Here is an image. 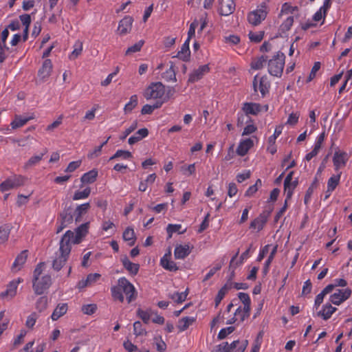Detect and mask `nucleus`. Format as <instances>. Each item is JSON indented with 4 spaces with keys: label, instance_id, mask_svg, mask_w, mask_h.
Listing matches in <instances>:
<instances>
[{
    "label": "nucleus",
    "instance_id": "f257e3e1",
    "mask_svg": "<svg viewBox=\"0 0 352 352\" xmlns=\"http://www.w3.org/2000/svg\"><path fill=\"white\" fill-rule=\"evenodd\" d=\"M73 236L74 232L71 230H67L62 236L58 252L56 253V257L53 261L52 267L54 270L59 271L65 265L71 252V240Z\"/></svg>",
    "mask_w": 352,
    "mask_h": 352
},
{
    "label": "nucleus",
    "instance_id": "f03ea898",
    "mask_svg": "<svg viewBox=\"0 0 352 352\" xmlns=\"http://www.w3.org/2000/svg\"><path fill=\"white\" fill-rule=\"evenodd\" d=\"M111 294L114 300L123 302L124 299L129 303L137 297L135 287H112Z\"/></svg>",
    "mask_w": 352,
    "mask_h": 352
},
{
    "label": "nucleus",
    "instance_id": "7ed1b4c3",
    "mask_svg": "<svg viewBox=\"0 0 352 352\" xmlns=\"http://www.w3.org/2000/svg\"><path fill=\"white\" fill-rule=\"evenodd\" d=\"M285 54L278 52L268 62V72L274 76H281L285 65Z\"/></svg>",
    "mask_w": 352,
    "mask_h": 352
},
{
    "label": "nucleus",
    "instance_id": "20e7f679",
    "mask_svg": "<svg viewBox=\"0 0 352 352\" xmlns=\"http://www.w3.org/2000/svg\"><path fill=\"white\" fill-rule=\"evenodd\" d=\"M165 94V86L160 82H152L145 89L144 96L146 100L161 98Z\"/></svg>",
    "mask_w": 352,
    "mask_h": 352
},
{
    "label": "nucleus",
    "instance_id": "39448f33",
    "mask_svg": "<svg viewBox=\"0 0 352 352\" xmlns=\"http://www.w3.org/2000/svg\"><path fill=\"white\" fill-rule=\"evenodd\" d=\"M24 181L25 178L21 175H14L9 177L0 184V190L5 192L18 188L23 185Z\"/></svg>",
    "mask_w": 352,
    "mask_h": 352
},
{
    "label": "nucleus",
    "instance_id": "423d86ee",
    "mask_svg": "<svg viewBox=\"0 0 352 352\" xmlns=\"http://www.w3.org/2000/svg\"><path fill=\"white\" fill-rule=\"evenodd\" d=\"M267 14V7L265 3H263L257 10L249 14L248 21L254 25H257L265 20Z\"/></svg>",
    "mask_w": 352,
    "mask_h": 352
},
{
    "label": "nucleus",
    "instance_id": "0eeeda50",
    "mask_svg": "<svg viewBox=\"0 0 352 352\" xmlns=\"http://www.w3.org/2000/svg\"><path fill=\"white\" fill-rule=\"evenodd\" d=\"M336 308L333 307L330 303L327 302L320 307L313 308V314L323 319L328 320L332 314L336 311Z\"/></svg>",
    "mask_w": 352,
    "mask_h": 352
},
{
    "label": "nucleus",
    "instance_id": "6e6552de",
    "mask_svg": "<svg viewBox=\"0 0 352 352\" xmlns=\"http://www.w3.org/2000/svg\"><path fill=\"white\" fill-rule=\"evenodd\" d=\"M250 309L239 306L234 313V316L227 318V324H233L235 322H241L248 318L250 316Z\"/></svg>",
    "mask_w": 352,
    "mask_h": 352
},
{
    "label": "nucleus",
    "instance_id": "1a4fd4ad",
    "mask_svg": "<svg viewBox=\"0 0 352 352\" xmlns=\"http://www.w3.org/2000/svg\"><path fill=\"white\" fill-rule=\"evenodd\" d=\"M258 82L259 83V91L262 96L264 97L266 93L269 91L270 82L266 76L261 77L259 80H258V76H255L253 80V88L255 92H257L258 91Z\"/></svg>",
    "mask_w": 352,
    "mask_h": 352
},
{
    "label": "nucleus",
    "instance_id": "9d476101",
    "mask_svg": "<svg viewBox=\"0 0 352 352\" xmlns=\"http://www.w3.org/2000/svg\"><path fill=\"white\" fill-rule=\"evenodd\" d=\"M270 211L265 210L255 218L250 223V228L261 231L263 229L270 217Z\"/></svg>",
    "mask_w": 352,
    "mask_h": 352
},
{
    "label": "nucleus",
    "instance_id": "9b49d317",
    "mask_svg": "<svg viewBox=\"0 0 352 352\" xmlns=\"http://www.w3.org/2000/svg\"><path fill=\"white\" fill-rule=\"evenodd\" d=\"M351 291L348 287L344 289H338L331 296V302L338 305L346 300L351 296Z\"/></svg>",
    "mask_w": 352,
    "mask_h": 352
},
{
    "label": "nucleus",
    "instance_id": "f8f14e48",
    "mask_svg": "<svg viewBox=\"0 0 352 352\" xmlns=\"http://www.w3.org/2000/svg\"><path fill=\"white\" fill-rule=\"evenodd\" d=\"M348 157L346 152L340 151H336L333 157L335 170L338 171L340 168L345 166Z\"/></svg>",
    "mask_w": 352,
    "mask_h": 352
},
{
    "label": "nucleus",
    "instance_id": "ddd939ff",
    "mask_svg": "<svg viewBox=\"0 0 352 352\" xmlns=\"http://www.w3.org/2000/svg\"><path fill=\"white\" fill-rule=\"evenodd\" d=\"M242 111L245 116H256L262 111V107L258 103L244 102L243 104Z\"/></svg>",
    "mask_w": 352,
    "mask_h": 352
},
{
    "label": "nucleus",
    "instance_id": "4468645a",
    "mask_svg": "<svg viewBox=\"0 0 352 352\" xmlns=\"http://www.w3.org/2000/svg\"><path fill=\"white\" fill-rule=\"evenodd\" d=\"M234 0H222L220 3L219 14L223 16H228L235 10Z\"/></svg>",
    "mask_w": 352,
    "mask_h": 352
},
{
    "label": "nucleus",
    "instance_id": "2eb2a0df",
    "mask_svg": "<svg viewBox=\"0 0 352 352\" xmlns=\"http://www.w3.org/2000/svg\"><path fill=\"white\" fill-rule=\"evenodd\" d=\"M133 19L130 16L124 17L119 23L118 31L120 35H125L130 32Z\"/></svg>",
    "mask_w": 352,
    "mask_h": 352
},
{
    "label": "nucleus",
    "instance_id": "dca6fc26",
    "mask_svg": "<svg viewBox=\"0 0 352 352\" xmlns=\"http://www.w3.org/2000/svg\"><path fill=\"white\" fill-rule=\"evenodd\" d=\"M210 69L208 65L200 66L198 69H195L189 76L188 82L193 83L200 80L206 74L209 72Z\"/></svg>",
    "mask_w": 352,
    "mask_h": 352
},
{
    "label": "nucleus",
    "instance_id": "f3484780",
    "mask_svg": "<svg viewBox=\"0 0 352 352\" xmlns=\"http://www.w3.org/2000/svg\"><path fill=\"white\" fill-rule=\"evenodd\" d=\"M52 71V63L51 60L46 59L43 63L42 67L38 72V77L43 80H46L51 75Z\"/></svg>",
    "mask_w": 352,
    "mask_h": 352
},
{
    "label": "nucleus",
    "instance_id": "a211bd4d",
    "mask_svg": "<svg viewBox=\"0 0 352 352\" xmlns=\"http://www.w3.org/2000/svg\"><path fill=\"white\" fill-rule=\"evenodd\" d=\"M89 228V223H85L81 224L79 227H78L76 230V234H74L73 238L71 240V245L78 244L81 241V239L86 235L88 232Z\"/></svg>",
    "mask_w": 352,
    "mask_h": 352
},
{
    "label": "nucleus",
    "instance_id": "6ab92c4d",
    "mask_svg": "<svg viewBox=\"0 0 352 352\" xmlns=\"http://www.w3.org/2000/svg\"><path fill=\"white\" fill-rule=\"evenodd\" d=\"M191 252L190 246L186 245H179L175 248L174 256L176 259H184Z\"/></svg>",
    "mask_w": 352,
    "mask_h": 352
},
{
    "label": "nucleus",
    "instance_id": "aec40b11",
    "mask_svg": "<svg viewBox=\"0 0 352 352\" xmlns=\"http://www.w3.org/2000/svg\"><path fill=\"white\" fill-rule=\"evenodd\" d=\"M340 177L341 172L338 173L337 175H332L328 179L326 198L329 197L331 192L336 188L337 186L339 184Z\"/></svg>",
    "mask_w": 352,
    "mask_h": 352
},
{
    "label": "nucleus",
    "instance_id": "412c9836",
    "mask_svg": "<svg viewBox=\"0 0 352 352\" xmlns=\"http://www.w3.org/2000/svg\"><path fill=\"white\" fill-rule=\"evenodd\" d=\"M28 258V250H23L22 251L16 258L12 267V270L14 272L19 271L23 265L26 262Z\"/></svg>",
    "mask_w": 352,
    "mask_h": 352
},
{
    "label": "nucleus",
    "instance_id": "4be33fe9",
    "mask_svg": "<svg viewBox=\"0 0 352 352\" xmlns=\"http://www.w3.org/2000/svg\"><path fill=\"white\" fill-rule=\"evenodd\" d=\"M253 140L250 138H247L241 141L238 146L236 153L240 156H244L247 154L248 151L253 146Z\"/></svg>",
    "mask_w": 352,
    "mask_h": 352
},
{
    "label": "nucleus",
    "instance_id": "5701e85b",
    "mask_svg": "<svg viewBox=\"0 0 352 352\" xmlns=\"http://www.w3.org/2000/svg\"><path fill=\"white\" fill-rule=\"evenodd\" d=\"M74 217L72 214V209L71 207L65 208L63 212L60 213V221L62 224L67 226L73 222Z\"/></svg>",
    "mask_w": 352,
    "mask_h": 352
},
{
    "label": "nucleus",
    "instance_id": "b1692460",
    "mask_svg": "<svg viewBox=\"0 0 352 352\" xmlns=\"http://www.w3.org/2000/svg\"><path fill=\"white\" fill-rule=\"evenodd\" d=\"M67 309L68 306L67 303L58 304L51 316L52 320L54 321L57 320L67 313Z\"/></svg>",
    "mask_w": 352,
    "mask_h": 352
},
{
    "label": "nucleus",
    "instance_id": "393cba45",
    "mask_svg": "<svg viewBox=\"0 0 352 352\" xmlns=\"http://www.w3.org/2000/svg\"><path fill=\"white\" fill-rule=\"evenodd\" d=\"M148 135V131L146 128L139 129L134 135L130 137L128 140V142L130 145L134 144L135 143L140 141L143 138H146Z\"/></svg>",
    "mask_w": 352,
    "mask_h": 352
},
{
    "label": "nucleus",
    "instance_id": "a878e982",
    "mask_svg": "<svg viewBox=\"0 0 352 352\" xmlns=\"http://www.w3.org/2000/svg\"><path fill=\"white\" fill-rule=\"evenodd\" d=\"M90 207L91 206L89 203L80 204L76 207L74 212L76 222H80L81 221L82 216L88 212Z\"/></svg>",
    "mask_w": 352,
    "mask_h": 352
},
{
    "label": "nucleus",
    "instance_id": "bb28decb",
    "mask_svg": "<svg viewBox=\"0 0 352 352\" xmlns=\"http://www.w3.org/2000/svg\"><path fill=\"white\" fill-rule=\"evenodd\" d=\"M188 41H186L182 45L180 51L178 52L176 57L184 61H188L190 56Z\"/></svg>",
    "mask_w": 352,
    "mask_h": 352
},
{
    "label": "nucleus",
    "instance_id": "cd10ccee",
    "mask_svg": "<svg viewBox=\"0 0 352 352\" xmlns=\"http://www.w3.org/2000/svg\"><path fill=\"white\" fill-rule=\"evenodd\" d=\"M47 152V148H45L43 153H41L38 155H34L31 157L24 164L23 168L28 170L34 166L38 164L43 159L44 155Z\"/></svg>",
    "mask_w": 352,
    "mask_h": 352
},
{
    "label": "nucleus",
    "instance_id": "c85d7f7f",
    "mask_svg": "<svg viewBox=\"0 0 352 352\" xmlns=\"http://www.w3.org/2000/svg\"><path fill=\"white\" fill-rule=\"evenodd\" d=\"M325 134L324 133H320L316 138V140L314 144V149L309 152V160L312 158L313 157L316 156L320 149L321 148L322 144L324 140Z\"/></svg>",
    "mask_w": 352,
    "mask_h": 352
},
{
    "label": "nucleus",
    "instance_id": "c756f323",
    "mask_svg": "<svg viewBox=\"0 0 352 352\" xmlns=\"http://www.w3.org/2000/svg\"><path fill=\"white\" fill-rule=\"evenodd\" d=\"M294 23V17L293 16H287L286 18L283 20L282 23L280 25L278 30V34L280 36H282L283 34L285 33L288 30H290L291 27Z\"/></svg>",
    "mask_w": 352,
    "mask_h": 352
},
{
    "label": "nucleus",
    "instance_id": "7c9ffc66",
    "mask_svg": "<svg viewBox=\"0 0 352 352\" xmlns=\"http://www.w3.org/2000/svg\"><path fill=\"white\" fill-rule=\"evenodd\" d=\"M122 237L125 241L128 242V245L129 246L134 245L135 241H136V237H135V232H134V230L133 228L128 227L124 231Z\"/></svg>",
    "mask_w": 352,
    "mask_h": 352
},
{
    "label": "nucleus",
    "instance_id": "2f4dec72",
    "mask_svg": "<svg viewBox=\"0 0 352 352\" xmlns=\"http://www.w3.org/2000/svg\"><path fill=\"white\" fill-rule=\"evenodd\" d=\"M248 345V340H235L230 344V352H243Z\"/></svg>",
    "mask_w": 352,
    "mask_h": 352
},
{
    "label": "nucleus",
    "instance_id": "473e14b6",
    "mask_svg": "<svg viewBox=\"0 0 352 352\" xmlns=\"http://www.w3.org/2000/svg\"><path fill=\"white\" fill-rule=\"evenodd\" d=\"M195 321L193 317H183L182 318L177 324V328L180 331H184L187 329Z\"/></svg>",
    "mask_w": 352,
    "mask_h": 352
},
{
    "label": "nucleus",
    "instance_id": "72a5a7b5",
    "mask_svg": "<svg viewBox=\"0 0 352 352\" xmlns=\"http://www.w3.org/2000/svg\"><path fill=\"white\" fill-rule=\"evenodd\" d=\"M122 263L131 274H136L138 273L140 267L138 264L131 262L126 256L122 259Z\"/></svg>",
    "mask_w": 352,
    "mask_h": 352
},
{
    "label": "nucleus",
    "instance_id": "f704fd0d",
    "mask_svg": "<svg viewBox=\"0 0 352 352\" xmlns=\"http://www.w3.org/2000/svg\"><path fill=\"white\" fill-rule=\"evenodd\" d=\"M98 176V171L93 169L85 174L80 178V180L84 184H92L94 183Z\"/></svg>",
    "mask_w": 352,
    "mask_h": 352
},
{
    "label": "nucleus",
    "instance_id": "c9c22d12",
    "mask_svg": "<svg viewBox=\"0 0 352 352\" xmlns=\"http://www.w3.org/2000/svg\"><path fill=\"white\" fill-rule=\"evenodd\" d=\"M32 116L31 117H21V116H16L15 119L12 122L11 125L13 129H16L21 126H23L29 120L33 119Z\"/></svg>",
    "mask_w": 352,
    "mask_h": 352
},
{
    "label": "nucleus",
    "instance_id": "e433bc0d",
    "mask_svg": "<svg viewBox=\"0 0 352 352\" xmlns=\"http://www.w3.org/2000/svg\"><path fill=\"white\" fill-rule=\"evenodd\" d=\"M153 314V312L151 309H148L146 310H143L140 308L137 310V315L139 316L144 323L148 324L149 322L151 316Z\"/></svg>",
    "mask_w": 352,
    "mask_h": 352
},
{
    "label": "nucleus",
    "instance_id": "4c0bfd02",
    "mask_svg": "<svg viewBox=\"0 0 352 352\" xmlns=\"http://www.w3.org/2000/svg\"><path fill=\"white\" fill-rule=\"evenodd\" d=\"M91 193V188L89 187L86 188L82 191L77 190L74 192L72 199L77 201L80 199H84L87 198Z\"/></svg>",
    "mask_w": 352,
    "mask_h": 352
},
{
    "label": "nucleus",
    "instance_id": "58836bf2",
    "mask_svg": "<svg viewBox=\"0 0 352 352\" xmlns=\"http://www.w3.org/2000/svg\"><path fill=\"white\" fill-rule=\"evenodd\" d=\"M161 265L164 268L169 271H176L177 267L175 262L167 258L166 255L164 256L161 259Z\"/></svg>",
    "mask_w": 352,
    "mask_h": 352
},
{
    "label": "nucleus",
    "instance_id": "ea45409f",
    "mask_svg": "<svg viewBox=\"0 0 352 352\" xmlns=\"http://www.w3.org/2000/svg\"><path fill=\"white\" fill-rule=\"evenodd\" d=\"M329 8H326L324 4L320 8V9L314 14L312 20L315 22H319L324 19Z\"/></svg>",
    "mask_w": 352,
    "mask_h": 352
},
{
    "label": "nucleus",
    "instance_id": "a19ab883",
    "mask_svg": "<svg viewBox=\"0 0 352 352\" xmlns=\"http://www.w3.org/2000/svg\"><path fill=\"white\" fill-rule=\"evenodd\" d=\"M171 65H170V68L166 70L164 73L162 74V78L166 80V81H176L177 80V78H176V74H175V72L173 69V63H170Z\"/></svg>",
    "mask_w": 352,
    "mask_h": 352
},
{
    "label": "nucleus",
    "instance_id": "79ce46f5",
    "mask_svg": "<svg viewBox=\"0 0 352 352\" xmlns=\"http://www.w3.org/2000/svg\"><path fill=\"white\" fill-rule=\"evenodd\" d=\"M267 56H261L260 58H256L251 63V67L254 69H261L266 63Z\"/></svg>",
    "mask_w": 352,
    "mask_h": 352
},
{
    "label": "nucleus",
    "instance_id": "37998d69",
    "mask_svg": "<svg viewBox=\"0 0 352 352\" xmlns=\"http://www.w3.org/2000/svg\"><path fill=\"white\" fill-rule=\"evenodd\" d=\"M188 294V289L186 288L184 292H176L170 296V298L176 302L181 303L184 302Z\"/></svg>",
    "mask_w": 352,
    "mask_h": 352
},
{
    "label": "nucleus",
    "instance_id": "c03bdc74",
    "mask_svg": "<svg viewBox=\"0 0 352 352\" xmlns=\"http://www.w3.org/2000/svg\"><path fill=\"white\" fill-rule=\"evenodd\" d=\"M297 10L296 7H292L289 3H285L281 8L280 12L278 15L279 18L283 17L285 15L288 16L289 14H293L294 11Z\"/></svg>",
    "mask_w": 352,
    "mask_h": 352
},
{
    "label": "nucleus",
    "instance_id": "a18cd8bd",
    "mask_svg": "<svg viewBox=\"0 0 352 352\" xmlns=\"http://www.w3.org/2000/svg\"><path fill=\"white\" fill-rule=\"evenodd\" d=\"M333 288V287H324V290L316 296L314 307L321 306L324 296L330 292Z\"/></svg>",
    "mask_w": 352,
    "mask_h": 352
},
{
    "label": "nucleus",
    "instance_id": "49530a36",
    "mask_svg": "<svg viewBox=\"0 0 352 352\" xmlns=\"http://www.w3.org/2000/svg\"><path fill=\"white\" fill-rule=\"evenodd\" d=\"M16 294V287H8L5 292L0 294V298L4 300H10Z\"/></svg>",
    "mask_w": 352,
    "mask_h": 352
},
{
    "label": "nucleus",
    "instance_id": "de8ad7c7",
    "mask_svg": "<svg viewBox=\"0 0 352 352\" xmlns=\"http://www.w3.org/2000/svg\"><path fill=\"white\" fill-rule=\"evenodd\" d=\"M138 104V96L133 95L130 98V101L125 104L124 111L125 113L131 112Z\"/></svg>",
    "mask_w": 352,
    "mask_h": 352
},
{
    "label": "nucleus",
    "instance_id": "09e8293b",
    "mask_svg": "<svg viewBox=\"0 0 352 352\" xmlns=\"http://www.w3.org/2000/svg\"><path fill=\"white\" fill-rule=\"evenodd\" d=\"M261 180L260 179H258L254 185L248 188V189L245 192V196L252 197L257 192L258 187L261 186Z\"/></svg>",
    "mask_w": 352,
    "mask_h": 352
},
{
    "label": "nucleus",
    "instance_id": "8fccbe9b",
    "mask_svg": "<svg viewBox=\"0 0 352 352\" xmlns=\"http://www.w3.org/2000/svg\"><path fill=\"white\" fill-rule=\"evenodd\" d=\"M119 157H121L124 160L130 159L132 157V154L128 151L118 150L116 153L110 157V160Z\"/></svg>",
    "mask_w": 352,
    "mask_h": 352
},
{
    "label": "nucleus",
    "instance_id": "3c124183",
    "mask_svg": "<svg viewBox=\"0 0 352 352\" xmlns=\"http://www.w3.org/2000/svg\"><path fill=\"white\" fill-rule=\"evenodd\" d=\"M239 300L241 302V305L240 306H242L243 307L250 309V299L249 296L243 292H240L239 294Z\"/></svg>",
    "mask_w": 352,
    "mask_h": 352
},
{
    "label": "nucleus",
    "instance_id": "603ef678",
    "mask_svg": "<svg viewBox=\"0 0 352 352\" xmlns=\"http://www.w3.org/2000/svg\"><path fill=\"white\" fill-rule=\"evenodd\" d=\"M263 333L262 331L259 332L257 335L256 338L255 339L253 346L252 347L251 352H258L262 344Z\"/></svg>",
    "mask_w": 352,
    "mask_h": 352
},
{
    "label": "nucleus",
    "instance_id": "864d4df0",
    "mask_svg": "<svg viewBox=\"0 0 352 352\" xmlns=\"http://www.w3.org/2000/svg\"><path fill=\"white\" fill-rule=\"evenodd\" d=\"M96 310L97 306L96 304L84 305L81 307L82 312L85 315H92Z\"/></svg>",
    "mask_w": 352,
    "mask_h": 352
},
{
    "label": "nucleus",
    "instance_id": "5fc2aeb1",
    "mask_svg": "<svg viewBox=\"0 0 352 352\" xmlns=\"http://www.w3.org/2000/svg\"><path fill=\"white\" fill-rule=\"evenodd\" d=\"M144 41L143 40L139 41L138 43H136L133 45L129 47L126 50L125 54L130 55L133 53H135V52L140 51L142 47L144 45Z\"/></svg>",
    "mask_w": 352,
    "mask_h": 352
},
{
    "label": "nucleus",
    "instance_id": "6e6d98bb",
    "mask_svg": "<svg viewBox=\"0 0 352 352\" xmlns=\"http://www.w3.org/2000/svg\"><path fill=\"white\" fill-rule=\"evenodd\" d=\"M10 228L8 226L0 227V244L5 243L9 236Z\"/></svg>",
    "mask_w": 352,
    "mask_h": 352
},
{
    "label": "nucleus",
    "instance_id": "4d7b16f0",
    "mask_svg": "<svg viewBox=\"0 0 352 352\" xmlns=\"http://www.w3.org/2000/svg\"><path fill=\"white\" fill-rule=\"evenodd\" d=\"M249 38L252 42L259 43L262 41L264 36V32L260 31L258 32H250L248 34Z\"/></svg>",
    "mask_w": 352,
    "mask_h": 352
},
{
    "label": "nucleus",
    "instance_id": "13d9d810",
    "mask_svg": "<svg viewBox=\"0 0 352 352\" xmlns=\"http://www.w3.org/2000/svg\"><path fill=\"white\" fill-rule=\"evenodd\" d=\"M133 333L136 336L146 335V331L142 327V324L140 321L133 323Z\"/></svg>",
    "mask_w": 352,
    "mask_h": 352
},
{
    "label": "nucleus",
    "instance_id": "bf43d9fd",
    "mask_svg": "<svg viewBox=\"0 0 352 352\" xmlns=\"http://www.w3.org/2000/svg\"><path fill=\"white\" fill-rule=\"evenodd\" d=\"M82 50V43L80 41H77L74 45V50L69 56L70 59H75L80 55Z\"/></svg>",
    "mask_w": 352,
    "mask_h": 352
},
{
    "label": "nucleus",
    "instance_id": "052dcab7",
    "mask_svg": "<svg viewBox=\"0 0 352 352\" xmlns=\"http://www.w3.org/2000/svg\"><path fill=\"white\" fill-rule=\"evenodd\" d=\"M211 352H230V344L228 342H223L214 346Z\"/></svg>",
    "mask_w": 352,
    "mask_h": 352
},
{
    "label": "nucleus",
    "instance_id": "680f3d73",
    "mask_svg": "<svg viewBox=\"0 0 352 352\" xmlns=\"http://www.w3.org/2000/svg\"><path fill=\"white\" fill-rule=\"evenodd\" d=\"M100 277L101 275L98 273L89 274L85 280V286L96 283L97 280H99Z\"/></svg>",
    "mask_w": 352,
    "mask_h": 352
},
{
    "label": "nucleus",
    "instance_id": "e2e57ef3",
    "mask_svg": "<svg viewBox=\"0 0 352 352\" xmlns=\"http://www.w3.org/2000/svg\"><path fill=\"white\" fill-rule=\"evenodd\" d=\"M138 127V122L134 121L131 125L127 128L120 137V139L124 140L129 134L134 131Z\"/></svg>",
    "mask_w": 352,
    "mask_h": 352
},
{
    "label": "nucleus",
    "instance_id": "0e129e2a",
    "mask_svg": "<svg viewBox=\"0 0 352 352\" xmlns=\"http://www.w3.org/2000/svg\"><path fill=\"white\" fill-rule=\"evenodd\" d=\"M47 304V298L46 296H42V297L39 298L38 300L36 301V308L39 311H41L46 308Z\"/></svg>",
    "mask_w": 352,
    "mask_h": 352
},
{
    "label": "nucleus",
    "instance_id": "69168bd1",
    "mask_svg": "<svg viewBox=\"0 0 352 352\" xmlns=\"http://www.w3.org/2000/svg\"><path fill=\"white\" fill-rule=\"evenodd\" d=\"M37 318V314L34 312L28 316L25 322L26 327L32 329L34 326Z\"/></svg>",
    "mask_w": 352,
    "mask_h": 352
},
{
    "label": "nucleus",
    "instance_id": "338daca9",
    "mask_svg": "<svg viewBox=\"0 0 352 352\" xmlns=\"http://www.w3.org/2000/svg\"><path fill=\"white\" fill-rule=\"evenodd\" d=\"M199 22L197 20H195L193 22L191 23L190 25V28L188 32V38L186 41H188L190 42V40L192 37L195 36V29L198 26Z\"/></svg>",
    "mask_w": 352,
    "mask_h": 352
},
{
    "label": "nucleus",
    "instance_id": "774afa93",
    "mask_svg": "<svg viewBox=\"0 0 352 352\" xmlns=\"http://www.w3.org/2000/svg\"><path fill=\"white\" fill-rule=\"evenodd\" d=\"M52 284V278L49 275L42 276L41 279L38 280L36 286H48Z\"/></svg>",
    "mask_w": 352,
    "mask_h": 352
}]
</instances>
